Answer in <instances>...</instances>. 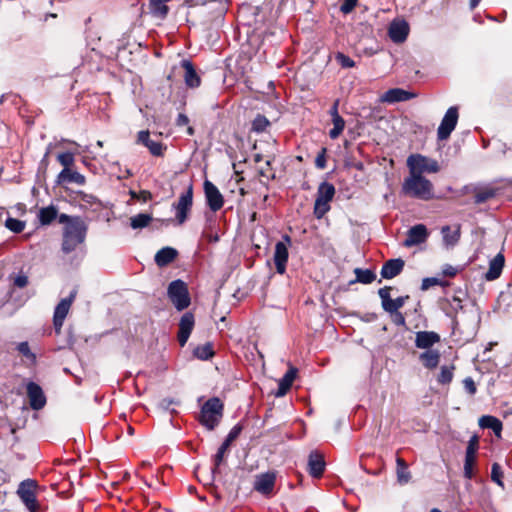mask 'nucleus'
I'll return each mask as SVG.
<instances>
[{
    "mask_svg": "<svg viewBox=\"0 0 512 512\" xmlns=\"http://www.w3.org/2000/svg\"><path fill=\"white\" fill-rule=\"evenodd\" d=\"M85 181H86V179H85L84 175L80 174L77 171H73L70 168L63 169L58 174V177H57L58 183L66 182V183H76L78 185H83V184H85Z\"/></svg>",
    "mask_w": 512,
    "mask_h": 512,
    "instance_id": "c85d7f7f",
    "label": "nucleus"
},
{
    "mask_svg": "<svg viewBox=\"0 0 512 512\" xmlns=\"http://www.w3.org/2000/svg\"><path fill=\"white\" fill-rule=\"evenodd\" d=\"M223 415V403L217 397L210 398L202 406L200 423L209 430H213Z\"/></svg>",
    "mask_w": 512,
    "mask_h": 512,
    "instance_id": "7ed1b4c3",
    "label": "nucleus"
},
{
    "mask_svg": "<svg viewBox=\"0 0 512 512\" xmlns=\"http://www.w3.org/2000/svg\"><path fill=\"white\" fill-rule=\"evenodd\" d=\"M269 124V120L264 115L258 114L252 121V130L257 133L263 132Z\"/></svg>",
    "mask_w": 512,
    "mask_h": 512,
    "instance_id": "ea45409f",
    "label": "nucleus"
},
{
    "mask_svg": "<svg viewBox=\"0 0 512 512\" xmlns=\"http://www.w3.org/2000/svg\"><path fill=\"white\" fill-rule=\"evenodd\" d=\"M138 142L146 146L154 156H161L163 154V145L160 142L151 140L149 131H140L138 133Z\"/></svg>",
    "mask_w": 512,
    "mask_h": 512,
    "instance_id": "393cba45",
    "label": "nucleus"
},
{
    "mask_svg": "<svg viewBox=\"0 0 512 512\" xmlns=\"http://www.w3.org/2000/svg\"><path fill=\"white\" fill-rule=\"evenodd\" d=\"M177 255L178 252L176 249L172 247H164L156 253L154 261L159 267H164L171 263Z\"/></svg>",
    "mask_w": 512,
    "mask_h": 512,
    "instance_id": "cd10ccee",
    "label": "nucleus"
},
{
    "mask_svg": "<svg viewBox=\"0 0 512 512\" xmlns=\"http://www.w3.org/2000/svg\"><path fill=\"white\" fill-rule=\"evenodd\" d=\"M354 273L356 275V281L363 284H370L376 278V274L369 269L356 268Z\"/></svg>",
    "mask_w": 512,
    "mask_h": 512,
    "instance_id": "e433bc0d",
    "label": "nucleus"
},
{
    "mask_svg": "<svg viewBox=\"0 0 512 512\" xmlns=\"http://www.w3.org/2000/svg\"><path fill=\"white\" fill-rule=\"evenodd\" d=\"M188 123H189V119H188V117H187L185 114L180 113V114L178 115L177 119H176V124H177L178 126H185V125H187Z\"/></svg>",
    "mask_w": 512,
    "mask_h": 512,
    "instance_id": "680f3d73",
    "label": "nucleus"
},
{
    "mask_svg": "<svg viewBox=\"0 0 512 512\" xmlns=\"http://www.w3.org/2000/svg\"><path fill=\"white\" fill-rule=\"evenodd\" d=\"M27 395L32 409L40 410L45 406L46 397L42 388L35 382H29L27 384Z\"/></svg>",
    "mask_w": 512,
    "mask_h": 512,
    "instance_id": "4468645a",
    "label": "nucleus"
},
{
    "mask_svg": "<svg viewBox=\"0 0 512 512\" xmlns=\"http://www.w3.org/2000/svg\"><path fill=\"white\" fill-rule=\"evenodd\" d=\"M402 192L409 197L425 201L431 200L434 197L432 182L422 175L411 174L410 172L402 184Z\"/></svg>",
    "mask_w": 512,
    "mask_h": 512,
    "instance_id": "f257e3e1",
    "label": "nucleus"
},
{
    "mask_svg": "<svg viewBox=\"0 0 512 512\" xmlns=\"http://www.w3.org/2000/svg\"><path fill=\"white\" fill-rule=\"evenodd\" d=\"M335 193L336 190L332 183L327 181L320 183L314 203V215L317 219H321L330 210V202Z\"/></svg>",
    "mask_w": 512,
    "mask_h": 512,
    "instance_id": "20e7f679",
    "label": "nucleus"
},
{
    "mask_svg": "<svg viewBox=\"0 0 512 512\" xmlns=\"http://www.w3.org/2000/svg\"><path fill=\"white\" fill-rule=\"evenodd\" d=\"M243 427L241 424H236L228 433L225 441L228 443H232L241 433Z\"/></svg>",
    "mask_w": 512,
    "mask_h": 512,
    "instance_id": "3c124183",
    "label": "nucleus"
},
{
    "mask_svg": "<svg viewBox=\"0 0 512 512\" xmlns=\"http://www.w3.org/2000/svg\"><path fill=\"white\" fill-rule=\"evenodd\" d=\"M81 201L88 204H94L97 202V198L91 194H82Z\"/></svg>",
    "mask_w": 512,
    "mask_h": 512,
    "instance_id": "e2e57ef3",
    "label": "nucleus"
},
{
    "mask_svg": "<svg viewBox=\"0 0 512 512\" xmlns=\"http://www.w3.org/2000/svg\"><path fill=\"white\" fill-rule=\"evenodd\" d=\"M441 234L443 237V243L446 247L455 246L460 239V228H456L454 230L451 229L450 226H443L441 229Z\"/></svg>",
    "mask_w": 512,
    "mask_h": 512,
    "instance_id": "2f4dec72",
    "label": "nucleus"
},
{
    "mask_svg": "<svg viewBox=\"0 0 512 512\" xmlns=\"http://www.w3.org/2000/svg\"><path fill=\"white\" fill-rule=\"evenodd\" d=\"M152 221V216L147 213H139L130 218V226L132 229H142L147 227Z\"/></svg>",
    "mask_w": 512,
    "mask_h": 512,
    "instance_id": "f704fd0d",
    "label": "nucleus"
},
{
    "mask_svg": "<svg viewBox=\"0 0 512 512\" xmlns=\"http://www.w3.org/2000/svg\"><path fill=\"white\" fill-rule=\"evenodd\" d=\"M34 482L32 480H24L18 488V495L29 511L38 510L39 504L36 500L34 491Z\"/></svg>",
    "mask_w": 512,
    "mask_h": 512,
    "instance_id": "9b49d317",
    "label": "nucleus"
},
{
    "mask_svg": "<svg viewBox=\"0 0 512 512\" xmlns=\"http://www.w3.org/2000/svg\"><path fill=\"white\" fill-rule=\"evenodd\" d=\"M336 59L343 68H352L355 66V62L343 53H338Z\"/></svg>",
    "mask_w": 512,
    "mask_h": 512,
    "instance_id": "09e8293b",
    "label": "nucleus"
},
{
    "mask_svg": "<svg viewBox=\"0 0 512 512\" xmlns=\"http://www.w3.org/2000/svg\"><path fill=\"white\" fill-rule=\"evenodd\" d=\"M481 0H470V8L473 10L475 9Z\"/></svg>",
    "mask_w": 512,
    "mask_h": 512,
    "instance_id": "69168bd1",
    "label": "nucleus"
},
{
    "mask_svg": "<svg viewBox=\"0 0 512 512\" xmlns=\"http://www.w3.org/2000/svg\"><path fill=\"white\" fill-rule=\"evenodd\" d=\"M390 287L385 286L383 288H380L378 291L379 297L381 298L382 307L383 309L387 306V304L391 301L390 297Z\"/></svg>",
    "mask_w": 512,
    "mask_h": 512,
    "instance_id": "8fccbe9b",
    "label": "nucleus"
},
{
    "mask_svg": "<svg viewBox=\"0 0 512 512\" xmlns=\"http://www.w3.org/2000/svg\"><path fill=\"white\" fill-rule=\"evenodd\" d=\"M28 284V277L24 274H19L14 279V285L23 288Z\"/></svg>",
    "mask_w": 512,
    "mask_h": 512,
    "instance_id": "13d9d810",
    "label": "nucleus"
},
{
    "mask_svg": "<svg viewBox=\"0 0 512 512\" xmlns=\"http://www.w3.org/2000/svg\"><path fill=\"white\" fill-rule=\"evenodd\" d=\"M358 0H344L340 6V11L344 14L350 13L357 5Z\"/></svg>",
    "mask_w": 512,
    "mask_h": 512,
    "instance_id": "864d4df0",
    "label": "nucleus"
},
{
    "mask_svg": "<svg viewBox=\"0 0 512 512\" xmlns=\"http://www.w3.org/2000/svg\"><path fill=\"white\" fill-rule=\"evenodd\" d=\"M463 299L459 295L447 297L442 300L441 308L449 317H453L456 313L463 309Z\"/></svg>",
    "mask_w": 512,
    "mask_h": 512,
    "instance_id": "5701e85b",
    "label": "nucleus"
},
{
    "mask_svg": "<svg viewBox=\"0 0 512 512\" xmlns=\"http://www.w3.org/2000/svg\"><path fill=\"white\" fill-rule=\"evenodd\" d=\"M333 128L329 131L331 139H337L345 128V120L341 116L332 119Z\"/></svg>",
    "mask_w": 512,
    "mask_h": 512,
    "instance_id": "4c0bfd02",
    "label": "nucleus"
},
{
    "mask_svg": "<svg viewBox=\"0 0 512 512\" xmlns=\"http://www.w3.org/2000/svg\"><path fill=\"white\" fill-rule=\"evenodd\" d=\"M194 315L191 312H186L180 319L179 322V332H178V342L180 346H185L190 334L194 327Z\"/></svg>",
    "mask_w": 512,
    "mask_h": 512,
    "instance_id": "dca6fc26",
    "label": "nucleus"
},
{
    "mask_svg": "<svg viewBox=\"0 0 512 512\" xmlns=\"http://www.w3.org/2000/svg\"><path fill=\"white\" fill-rule=\"evenodd\" d=\"M58 216V210L54 205L43 207L38 212V219L41 225L51 224Z\"/></svg>",
    "mask_w": 512,
    "mask_h": 512,
    "instance_id": "72a5a7b5",
    "label": "nucleus"
},
{
    "mask_svg": "<svg viewBox=\"0 0 512 512\" xmlns=\"http://www.w3.org/2000/svg\"><path fill=\"white\" fill-rule=\"evenodd\" d=\"M296 374H297V369L294 367H290L289 370L284 374V376L278 382V389L275 393L276 397H282L288 392V390L292 386V383L296 377Z\"/></svg>",
    "mask_w": 512,
    "mask_h": 512,
    "instance_id": "a878e982",
    "label": "nucleus"
},
{
    "mask_svg": "<svg viewBox=\"0 0 512 512\" xmlns=\"http://www.w3.org/2000/svg\"><path fill=\"white\" fill-rule=\"evenodd\" d=\"M187 133H188L189 135H193V134H194V129H193V127H188V128H187Z\"/></svg>",
    "mask_w": 512,
    "mask_h": 512,
    "instance_id": "774afa93",
    "label": "nucleus"
},
{
    "mask_svg": "<svg viewBox=\"0 0 512 512\" xmlns=\"http://www.w3.org/2000/svg\"><path fill=\"white\" fill-rule=\"evenodd\" d=\"M194 356L200 360H208L214 355L213 346L211 343L197 346L193 352Z\"/></svg>",
    "mask_w": 512,
    "mask_h": 512,
    "instance_id": "c9c22d12",
    "label": "nucleus"
},
{
    "mask_svg": "<svg viewBox=\"0 0 512 512\" xmlns=\"http://www.w3.org/2000/svg\"><path fill=\"white\" fill-rule=\"evenodd\" d=\"M419 359L425 368L434 369L439 364L440 353L438 350L429 349L421 353Z\"/></svg>",
    "mask_w": 512,
    "mask_h": 512,
    "instance_id": "7c9ffc66",
    "label": "nucleus"
},
{
    "mask_svg": "<svg viewBox=\"0 0 512 512\" xmlns=\"http://www.w3.org/2000/svg\"><path fill=\"white\" fill-rule=\"evenodd\" d=\"M57 218L59 223L65 224V226L70 225V223H72L76 219V217H72L67 214H60L57 216Z\"/></svg>",
    "mask_w": 512,
    "mask_h": 512,
    "instance_id": "bf43d9fd",
    "label": "nucleus"
},
{
    "mask_svg": "<svg viewBox=\"0 0 512 512\" xmlns=\"http://www.w3.org/2000/svg\"><path fill=\"white\" fill-rule=\"evenodd\" d=\"M465 390L470 394L474 395L477 391L474 380L471 377H467L463 381Z\"/></svg>",
    "mask_w": 512,
    "mask_h": 512,
    "instance_id": "5fc2aeb1",
    "label": "nucleus"
},
{
    "mask_svg": "<svg viewBox=\"0 0 512 512\" xmlns=\"http://www.w3.org/2000/svg\"><path fill=\"white\" fill-rule=\"evenodd\" d=\"M408 298V296H400L397 297L396 299H391V301L387 304L384 310L388 313H394L404 306Z\"/></svg>",
    "mask_w": 512,
    "mask_h": 512,
    "instance_id": "a19ab883",
    "label": "nucleus"
},
{
    "mask_svg": "<svg viewBox=\"0 0 512 512\" xmlns=\"http://www.w3.org/2000/svg\"><path fill=\"white\" fill-rule=\"evenodd\" d=\"M204 193L208 207L211 211L217 212L223 207L224 199L219 189L210 181L204 182Z\"/></svg>",
    "mask_w": 512,
    "mask_h": 512,
    "instance_id": "f8f14e48",
    "label": "nucleus"
},
{
    "mask_svg": "<svg viewBox=\"0 0 512 512\" xmlns=\"http://www.w3.org/2000/svg\"><path fill=\"white\" fill-rule=\"evenodd\" d=\"M58 162L64 167L69 169L74 164V154L71 152H63L57 155Z\"/></svg>",
    "mask_w": 512,
    "mask_h": 512,
    "instance_id": "49530a36",
    "label": "nucleus"
},
{
    "mask_svg": "<svg viewBox=\"0 0 512 512\" xmlns=\"http://www.w3.org/2000/svg\"><path fill=\"white\" fill-rule=\"evenodd\" d=\"M86 232L87 225L80 217H76L70 225H66L63 232V252L70 253L74 251L79 244L84 242Z\"/></svg>",
    "mask_w": 512,
    "mask_h": 512,
    "instance_id": "f03ea898",
    "label": "nucleus"
},
{
    "mask_svg": "<svg viewBox=\"0 0 512 512\" xmlns=\"http://www.w3.org/2000/svg\"><path fill=\"white\" fill-rule=\"evenodd\" d=\"M409 34V25L405 20H394L391 22L388 35L394 43H402Z\"/></svg>",
    "mask_w": 512,
    "mask_h": 512,
    "instance_id": "2eb2a0df",
    "label": "nucleus"
},
{
    "mask_svg": "<svg viewBox=\"0 0 512 512\" xmlns=\"http://www.w3.org/2000/svg\"><path fill=\"white\" fill-rule=\"evenodd\" d=\"M315 166L321 170L326 167V148H322L321 151L317 154L315 159Z\"/></svg>",
    "mask_w": 512,
    "mask_h": 512,
    "instance_id": "603ef678",
    "label": "nucleus"
},
{
    "mask_svg": "<svg viewBox=\"0 0 512 512\" xmlns=\"http://www.w3.org/2000/svg\"><path fill=\"white\" fill-rule=\"evenodd\" d=\"M17 350L24 357H26L30 362H32V363L36 362V355L30 350L28 342H26V341L20 342L17 346Z\"/></svg>",
    "mask_w": 512,
    "mask_h": 512,
    "instance_id": "a18cd8bd",
    "label": "nucleus"
},
{
    "mask_svg": "<svg viewBox=\"0 0 512 512\" xmlns=\"http://www.w3.org/2000/svg\"><path fill=\"white\" fill-rule=\"evenodd\" d=\"M478 449V437L476 435L472 436L468 442V446L466 448L465 453V462H464V476L467 479L473 478V466L476 461V451Z\"/></svg>",
    "mask_w": 512,
    "mask_h": 512,
    "instance_id": "ddd939ff",
    "label": "nucleus"
},
{
    "mask_svg": "<svg viewBox=\"0 0 512 512\" xmlns=\"http://www.w3.org/2000/svg\"><path fill=\"white\" fill-rule=\"evenodd\" d=\"M325 470V461L323 456L318 452H311L308 458V471L309 474L314 478L322 476Z\"/></svg>",
    "mask_w": 512,
    "mask_h": 512,
    "instance_id": "412c9836",
    "label": "nucleus"
},
{
    "mask_svg": "<svg viewBox=\"0 0 512 512\" xmlns=\"http://www.w3.org/2000/svg\"><path fill=\"white\" fill-rule=\"evenodd\" d=\"M502 476L503 473L500 465L498 463H494L491 469V479L501 487H503V482L501 480Z\"/></svg>",
    "mask_w": 512,
    "mask_h": 512,
    "instance_id": "de8ad7c7",
    "label": "nucleus"
},
{
    "mask_svg": "<svg viewBox=\"0 0 512 512\" xmlns=\"http://www.w3.org/2000/svg\"><path fill=\"white\" fill-rule=\"evenodd\" d=\"M428 231L425 225L417 224L408 230L407 237L404 240V246L412 247L426 241Z\"/></svg>",
    "mask_w": 512,
    "mask_h": 512,
    "instance_id": "f3484780",
    "label": "nucleus"
},
{
    "mask_svg": "<svg viewBox=\"0 0 512 512\" xmlns=\"http://www.w3.org/2000/svg\"><path fill=\"white\" fill-rule=\"evenodd\" d=\"M504 267V257L502 254L496 255L489 263V269L485 274V278L488 281L497 279Z\"/></svg>",
    "mask_w": 512,
    "mask_h": 512,
    "instance_id": "bb28decb",
    "label": "nucleus"
},
{
    "mask_svg": "<svg viewBox=\"0 0 512 512\" xmlns=\"http://www.w3.org/2000/svg\"><path fill=\"white\" fill-rule=\"evenodd\" d=\"M26 226L25 221L8 217L5 221V227L13 233H21Z\"/></svg>",
    "mask_w": 512,
    "mask_h": 512,
    "instance_id": "58836bf2",
    "label": "nucleus"
},
{
    "mask_svg": "<svg viewBox=\"0 0 512 512\" xmlns=\"http://www.w3.org/2000/svg\"><path fill=\"white\" fill-rule=\"evenodd\" d=\"M291 243V237L285 234L282 236V241H278L275 244L273 260L275 263L277 273L281 275L284 274L286 271V265L289 257L288 247L291 245Z\"/></svg>",
    "mask_w": 512,
    "mask_h": 512,
    "instance_id": "6e6552de",
    "label": "nucleus"
},
{
    "mask_svg": "<svg viewBox=\"0 0 512 512\" xmlns=\"http://www.w3.org/2000/svg\"><path fill=\"white\" fill-rule=\"evenodd\" d=\"M76 294H77V291L75 289L72 290L70 292L69 296L62 299L55 307L54 315H53V325L57 332H60V330L63 326L64 320H65V318L70 310V307L76 297Z\"/></svg>",
    "mask_w": 512,
    "mask_h": 512,
    "instance_id": "9d476101",
    "label": "nucleus"
},
{
    "mask_svg": "<svg viewBox=\"0 0 512 512\" xmlns=\"http://www.w3.org/2000/svg\"><path fill=\"white\" fill-rule=\"evenodd\" d=\"M440 284V281L438 278L435 277H427L422 280L421 289L427 290L432 286Z\"/></svg>",
    "mask_w": 512,
    "mask_h": 512,
    "instance_id": "6e6d98bb",
    "label": "nucleus"
},
{
    "mask_svg": "<svg viewBox=\"0 0 512 512\" xmlns=\"http://www.w3.org/2000/svg\"><path fill=\"white\" fill-rule=\"evenodd\" d=\"M396 465V475L398 483L401 485L407 484L411 479V473L409 471L407 463L405 462L404 459L397 457Z\"/></svg>",
    "mask_w": 512,
    "mask_h": 512,
    "instance_id": "473e14b6",
    "label": "nucleus"
},
{
    "mask_svg": "<svg viewBox=\"0 0 512 512\" xmlns=\"http://www.w3.org/2000/svg\"><path fill=\"white\" fill-rule=\"evenodd\" d=\"M173 403H174V401H173V400H171V399H170V400H168V399H164V400L162 401V405H163L164 407H166V408H168V407H169V405H171V404H173Z\"/></svg>",
    "mask_w": 512,
    "mask_h": 512,
    "instance_id": "338daca9",
    "label": "nucleus"
},
{
    "mask_svg": "<svg viewBox=\"0 0 512 512\" xmlns=\"http://www.w3.org/2000/svg\"><path fill=\"white\" fill-rule=\"evenodd\" d=\"M479 426L483 429H491L497 437H501L502 422L491 415H484L479 419Z\"/></svg>",
    "mask_w": 512,
    "mask_h": 512,
    "instance_id": "c756f323",
    "label": "nucleus"
},
{
    "mask_svg": "<svg viewBox=\"0 0 512 512\" xmlns=\"http://www.w3.org/2000/svg\"><path fill=\"white\" fill-rule=\"evenodd\" d=\"M229 446H230V443H228L224 440V442L219 447V449L215 455V458H214V468L212 469V473H215L218 470V467L222 463L224 455H225L226 451L228 450Z\"/></svg>",
    "mask_w": 512,
    "mask_h": 512,
    "instance_id": "79ce46f5",
    "label": "nucleus"
},
{
    "mask_svg": "<svg viewBox=\"0 0 512 512\" xmlns=\"http://www.w3.org/2000/svg\"><path fill=\"white\" fill-rule=\"evenodd\" d=\"M407 166L411 174L422 175L423 173H437L440 169L436 160L421 154H412L407 159Z\"/></svg>",
    "mask_w": 512,
    "mask_h": 512,
    "instance_id": "423d86ee",
    "label": "nucleus"
},
{
    "mask_svg": "<svg viewBox=\"0 0 512 512\" xmlns=\"http://www.w3.org/2000/svg\"><path fill=\"white\" fill-rule=\"evenodd\" d=\"M496 190L492 188H486L484 190H481L475 194V203L481 204L486 202L487 200L495 197Z\"/></svg>",
    "mask_w": 512,
    "mask_h": 512,
    "instance_id": "c03bdc74",
    "label": "nucleus"
},
{
    "mask_svg": "<svg viewBox=\"0 0 512 512\" xmlns=\"http://www.w3.org/2000/svg\"><path fill=\"white\" fill-rule=\"evenodd\" d=\"M181 66L184 69V80L188 87L196 88L200 85L201 80L196 73L193 64L189 60H182Z\"/></svg>",
    "mask_w": 512,
    "mask_h": 512,
    "instance_id": "b1692460",
    "label": "nucleus"
},
{
    "mask_svg": "<svg viewBox=\"0 0 512 512\" xmlns=\"http://www.w3.org/2000/svg\"><path fill=\"white\" fill-rule=\"evenodd\" d=\"M404 268V261L400 258L386 261L381 269V276L384 279H392L399 275Z\"/></svg>",
    "mask_w": 512,
    "mask_h": 512,
    "instance_id": "4be33fe9",
    "label": "nucleus"
},
{
    "mask_svg": "<svg viewBox=\"0 0 512 512\" xmlns=\"http://www.w3.org/2000/svg\"><path fill=\"white\" fill-rule=\"evenodd\" d=\"M459 118L458 108L451 106L446 111L437 129L438 140H447L455 129Z\"/></svg>",
    "mask_w": 512,
    "mask_h": 512,
    "instance_id": "1a4fd4ad",
    "label": "nucleus"
},
{
    "mask_svg": "<svg viewBox=\"0 0 512 512\" xmlns=\"http://www.w3.org/2000/svg\"><path fill=\"white\" fill-rule=\"evenodd\" d=\"M193 204V187L189 185L187 190L183 192L172 208L176 212V220L179 225H182L188 218V213Z\"/></svg>",
    "mask_w": 512,
    "mask_h": 512,
    "instance_id": "0eeeda50",
    "label": "nucleus"
},
{
    "mask_svg": "<svg viewBox=\"0 0 512 512\" xmlns=\"http://www.w3.org/2000/svg\"><path fill=\"white\" fill-rule=\"evenodd\" d=\"M167 295L178 311L186 309L191 303L187 285L180 279L174 280L169 284Z\"/></svg>",
    "mask_w": 512,
    "mask_h": 512,
    "instance_id": "39448f33",
    "label": "nucleus"
},
{
    "mask_svg": "<svg viewBox=\"0 0 512 512\" xmlns=\"http://www.w3.org/2000/svg\"><path fill=\"white\" fill-rule=\"evenodd\" d=\"M417 95L413 92L401 89V88H392L387 90L381 97L383 102L387 103H396V102H404L410 99L415 98Z\"/></svg>",
    "mask_w": 512,
    "mask_h": 512,
    "instance_id": "6ab92c4d",
    "label": "nucleus"
},
{
    "mask_svg": "<svg viewBox=\"0 0 512 512\" xmlns=\"http://www.w3.org/2000/svg\"><path fill=\"white\" fill-rule=\"evenodd\" d=\"M440 341V335L434 331H419L416 333L415 346L429 350Z\"/></svg>",
    "mask_w": 512,
    "mask_h": 512,
    "instance_id": "aec40b11",
    "label": "nucleus"
},
{
    "mask_svg": "<svg viewBox=\"0 0 512 512\" xmlns=\"http://www.w3.org/2000/svg\"><path fill=\"white\" fill-rule=\"evenodd\" d=\"M453 366H442L440 374L438 375V382L441 384H448L453 379Z\"/></svg>",
    "mask_w": 512,
    "mask_h": 512,
    "instance_id": "37998d69",
    "label": "nucleus"
},
{
    "mask_svg": "<svg viewBox=\"0 0 512 512\" xmlns=\"http://www.w3.org/2000/svg\"><path fill=\"white\" fill-rule=\"evenodd\" d=\"M391 314V317H392V321L398 325V326H404L406 321H405V317L404 315L399 312V311H396L394 313H390Z\"/></svg>",
    "mask_w": 512,
    "mask_h": 512,
    "instance_id": "4d7b16f0",
    "label": "nucleus"
},
{
    "mask_svg": "<svg viewBox=\"0 0 512 512\" xmlns=\"http://www.w3.org/2000/svg\"><path fill=\"white\" fill-rule=\"evenodd\" d=\"M275 485V474L272 472L257 475L254 482V489L264 495L270 494Z\"/></svg>",
    "mask_w": 512,
    "mask_h": 512,
    "instance_id": "a211bd4d",
    "label": "nucleus"
},
{
    "mask_svg": "<svg viewBox=\"0 0 512 512\" xmlns=\"http://www.w3.org/2000/svg\"><path fill=\"white\" fill-rule=\"evenodd\" d=\"M338 104H339V101L336 100L330 109V115H331L332 119H335L337 116H340L338 113Z\"/></svg>",
    "mask_w": 512,
    "mask_h": 512,
    "instance_id": "0e129e2a",
    "label": "nucleus"
},
{
    "mask_svg": "<svg viewBox=\"0 0 512 512\" xmlns=\"http://www.w3.org/2000/svg\"><path fill=\"white\" fill-rule=\"evenodd\" d=\"M457 273V269L451 265H446L443 269V275L453 277Z\"/></svg>",
    "mask_w": 512,
    "mask_h": 512,
    "instance_id": "052dcab7",
    "label": "nucleus"
}]
</instances>
